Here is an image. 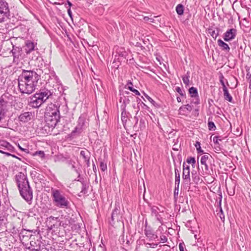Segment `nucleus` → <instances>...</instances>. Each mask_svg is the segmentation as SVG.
Segmentation results:
<instances>
[{"label":"nucleus","mask_w":251,"mask_h":251,"mask_svg":"<svg viewBox=\"0 0 251 251\" xmlns=\"http://www.w3.org/2000/svg\"><path fill=\"white\" fill-rule=\"evenodd\" d=\"M40 78V76L35 72L23 70L18 79V86L20 92L28 95L33 93Z\"/></svg>","instance_id":"1"},{"label":"nucleus","mask_w":251,"mask_h":251,"mask_svg":"<svg viewBox=\"0 0 251 251\" xmlns=\"http://www.w3.org/2000/svg\"><path fill=\"white\" fill-rule=\"evenodd\" d=\"M15 179L21 196L26 202H31L33 198V192L27 176L24 173L20 172L16 175Z\"/></svg>","instance_id":"2"},{"label":"nucleus","mask_w":251,"mask_h":251,"mask_svg":"<svg viewBox=\"0 0 251 251\" xmlns=\"http://www.w3.org/2000/svg\"><path fill=\"white\" fill-rule=\"evenodd\" d=\"M45 121L49 127H54L60 120L59 106L51 103L47 107Z\"/></svg>","instance_id":"3"},{"label":"nucleus","mask_w":251,"mask_h":251,"mask_svg":"<svg viewBox=\"0 0 251 251\" xmlns=\"http://www.w3.org/2000/svg\"><path fill=\"white\" fill-rule=\"evenodd\" d=\"M51 194L54 204L60 208L68 209L70 203L64 194L60 190L51 188Z\"/></svg>","instance_id":"4"},{"label":"nucleus","mask_w":251,"mask_h":251,"mask_svg":"<svg viewBox=\"0 0 251 251\" xmlns=\"http://www.w3.org/2000/svg\"><path fill=\"white\" fill-rule=\"evenodd\" d=\"M8 102L6 100V96L2 95L0 98V127H6L8 126L9 118L7 116Z\"/></svg>","instance_id":"5"},{"label":"nucleus","mask_w":251,"mask_h":251,"mask_svg":"<svg viewBox=\"0 0 251 251\" xmlns=\"http://www.w3.org/2000/svg\"><path fill=\"white\" fill-rule=\"evenodd\" d=\"M9 12L8 3L2 0L0 1V23L4 21L7 14Z\"/></svg>","instance_id":"6"},{"label":"nucleus","mask_w":251,"mask_h":251,"mask_svg":"<svg viewBox=\"0 0 251 251\" xmlns=\"http://www.w3.org/2000/svg\"><path fill=\"white\" fill-rule=\"evenodd\" d=\"M211 156L209 154H205L201 157L200 160V163L201 165L204 166V169H202V175H208L209 174V170L208 168V165L207 164V161ZM202 168L203 167H202Z\"/></svg>","instance_id":"7"},{"label":"nucleus","mask_w":251,"mask_h":251,"mask_svg":"<svg viewBox=\"0 0 251 251\" xmlns=\"http://www.w3.org/2000/svg\"><path fill=\"white\" fill-rule=\"evenodd\" d=\"M33 117L34 113L32 112H25L19 116L18 119L20 122L25 123L30 121Z\"/></svg>","instance_id":"8"},{"label":"nucleus","mask_w":251,"mask_h":251,"mask_svg":"<svg viewBox=\"0 0 251 251\" xmlns=\"http://www.w3.org/2000/svg\"><path fill=\"white\" fill-rule=\"evenodd\" d=\"M182 178L184 182L186 184H188L190 181V167L186 164L185 163H183V164Z\"/></svg>","instance_id":"9"},{"label":"nucleus","mask_w":251,"mask_h":251,"mask_svg":"<svg viewBox=\"0 0 251 251\" xmlns=\"http://www.w3.org/2000/svg\"><path fill=\"white\" fill-rule=\"evenodd\" d=\"M237 30L235 28L228 29L224 34V40L226 41H229L234 39L236 35Z\"/></svg>","instance_id":"10"},{"label":"nucleus","mask_w":251,"mask_h":251,"mask_svg":"<svg viewBox=\"0 0 251 251\" xmlns=\"http://www.w3.org/2000/svg\"><path fill=\"white\" fill-rule=\"evenodd\" d=\"M0 150L9 153L14 151V148L8 142L3 140L0 141Z\"/></svg>","instance_id":"11"},{"label":"nucleus","mask_w":251,"mask_h":251,"mask_svg":"<svg viewBox=\"0 0 251 251\" xmlns=\"http://www.w3.org/2000/svg\"><path fill=\"white\" fill-rule=\"evenodd\" d=\"M192 110V107L189 104L182 105L179 108L178 110L179 114L181 115H187L190 112H191Z\"/></svg>","instance_id":"12"},{"label":"nucleus","mask_w":251,"mask_h":251,"mask_svg":"<svg viewBox=\"0 0 251 251\" xmlns=\"http://www.w3.org/2000/svg\"><path fill=\"white\" fill-rule=\"evenodd\" d=\"M189 92L191 95V97L194 98L195 100H193V102H194L195 104H198L199 103L198 99L199 96L197 88L194 87H192L189 88Z\"/></svg>","instance_id":"13"},{"label":"nucleus","mask_w":251,"mask_h":251,"mask_svg":"<svg viewBox=\"0 0 251 251\" xmlns=\"http://www.w3.org/2000/svg\"><path fill=\"white\" fill-rule=\"evenodd\" d=\"M49 220L50 221H49V224L50 223L52 224H51L50 225V229H53V228L56 227L55 226H56V225L57 224V223H59V226H63V224H62V222H60L58 220V217H54L53 216H50L49 218Z\"/></svg>","instance_id":"14"},{"label":"nucleus","mask_w":251,"mask_h":251,"mask_svg":"<svg viewBox=\"0 0 251 251\" xmlns=\"http://www.w3.org/2000/svg\"><path fill=\"white\" fill-rule=\"evenodd\" d=\"M40 100H38L37 98H35V95L30 99V105L34 108H38L40 107L43 103L40 101Z\"/></svg>","instance_id":"15"},{"label":"nucleus","mask_w":251,"mask_h":251,"mask_svg":"<svg viewBox=\"0 0 251 251\" xmlns=\"http://www.w3.org/2000/svg\"><path fill=\"white\" fill-rule=\"evenodd\" d=\"M39 93H40L41 96L44 97V99L46 101L48 99H49L50 96H52L53 92L50 90L45 88L43 89H41Z\"/></svg>","instance_id":"16"},{"label":"nucleus","mask_w":251,"mask_h":251,"mask_svg":"<svg viewBox=\"0 0 251 251\" xmlns=\"http://www.w3.org/2000/svg\"><path fill=\"white\" fill-rule=\"evenodd\" d=\"M60 160L62 162H65L68 165L71 166L72 169L75 171L76 170V167L75 165V163L72 159L70 158V157L62 156L61 157Z\"/></svg>","instance_id":"17"},{"label":"nucleus","mask_w":251,"mask_h":251,"mask_svg":"<svg viewBox=\"0 0 251 251\" xmlns=\"http://www.w3.org/2000/svg\"><path fill=\"white\" fill-rule=\"evenodd\" d=\"M84 124V122L83 119L79 118L78 121V125L75 127V130L72 132V133L75 132L80 133L83 129Z\"/></svg>","instance_id":"18"},{"label":"nucleus","mask_w":251,"mask_h":251,"mask_svg":"<svg viewBox=\"0 0 251 251\" xmlns=\"http://www.w3.org/2000/svg\"><path fill=\"white\" fill-rule=\"evenodd\" d=\"M151 210L152 215L154 216L156 218L157 220L160 221V218H161V217L159 214V212H161V211L159 208L157 206H153L151 207Z\"/></svg>","instance_id":"19"},{"label":"nucleus","mask_w":251,"mask_h":251,"mask_svg":"<svg viewBox=\"0 0 251 251\" xmlns=\"http://www.w3.org/2000/svg\"><path fill=\"white\" fill-rule=\"evenodd\" d=\"M25 48V52L28 54L34 50L35 45L32 42L27 41L26 43Z\"/></svg>","instance_id":"20"},{"label":"nucleus","mask_w":251,"mask_h":251,"mask_svg":"<svg viewBox=\"0 0 251 251\" xmlns=\"http://www.w3.org/2000/svg\"><path fill=\"white\" fill-rule=\"evenodd\" d=\"M132 86V83L131 81H128L126 85L125 88L129 89L130 91L134 93L135 95L139 96L140 95V92L137 90L134 89V88H133Z\"/></svg>","instance_id":"21"},{"label":"nucleus","mask_w":251,"mask_h":251,"mask_svg":"<svg viewBox=\"0 0 251 251\" xmlns=\"http://www.w3.org/2000/svg\"><path fill=\"white\" fill-rule=\"evenodd\" d=\"M217 42L219 46L223 50L227 51L230 50V48L228 45L221 39H218Z\"/></svg>","instance_id":"22"},{"label":"nucleus","mask_w":251,"mask_h":251,"mask_svg":"<svg viewBox=\"0 0 251 251\" xmlns=\"http://www.w3.org/2000/svg\"><path fill=\"white\" fill-rule=\"evenodd\" d=\"M224 92V97L226 100L228 101L229 102H232V96L229 94L228 91L227 89V88H225L223 89Z\"/></svg>","instance_id":"23"},{"label":"nucleus","mask_w":251,"mask_h":251,"mask_svg":"<svg viewBox=\"0 0 251 251\" xmlns=\"http://www.w3.org/2000/svg\"><path fill=\"white\" fill-rule=\"evenodd\" d=\"M31 245V250L32 251H38L40 250V245L39 242L38 243L35 241H31L30 242Z\"/></svg>","instance_id":"24"},{"label":"nucleus","mask_w":251,"mask_h":251,"mask_svg":"<svg viewBox=\"0 0 251 251\" xmlns=\"http://www.w3.org/2000/svg\"><path fill=\"white\" fill-rule=\"evenodd\" d=\"M80 154L84 161L90 158V152L88 150L81 151Z\"/></svg>","instance_id":"25"},{"label":"nucleus","mask_w":251,"mask_h":251,"mask_svg":"<svg viewBox=\"0 0 251 251\" xmlns=\"http://www.w3.org/2000/svg\"><path fill=\"white\" fill-rule=\"evenodd\" d=\"M179 171L180 168L178 169L176 168H175V184L179 185L180 181V175H179Z\"/></svg>","instance_id":"26"},{"label":"nucleus","mask_w":251,"mask_h":251,"mask_svg":"<svg viewBox=\"0 0 251 251\" xmlns=\"http://www.w3.org/2000/svg\"><path fill=\"white\" fill-rule=\"evenodd\" d=\"M235 185H229L228 186H226V190L229 195L233 196L235 194Z\"/></svg>","instance_id":"27"},{"label":"nucleus","mask_w":251,"mask_h":251,"mask_svg":"<svg viewBox=\"0 0 251 251\" xmlns=\"http://www.w3.org/2000/svg\"><path fill=\"white\" fill-rule=\"evenodd\" d=\"M13 56V62L16 64H18L19 56L21 55V52H15V51H11Z\"/></svg>","instance_id":"28"},{"label":"nucleus","mask_w":251,"mask_h":251,"mask_svg":"<svg viewBox=\"0 0 251 251\" xmlns=\"http://www.w3.org/2000/svg\"><path fill=\"white\" fill-rule=\"evenodd\" d=\"M176 10L178 15H182L184 13V6L182 4H179L176 6Z\"/></svg>","instance_id":"29"},{"label":"nucleus","mask_w":251,"mask_h":251,"mask_svg":"<svg viewBox=\"0 0 251 251\" xmlns=\"http://www.w3.org/2000/svg\"><path fill=\"white\" fill-rule=\"evenodd\" d=\"M119 211H120V210L118 208H116L113 211V212L112 213V215L111 216V218L112 220H114L115 219L117 220H118L119 218Z\"/></svg>","instance_id":"30"},{"label":"nucleus","mask_w":251,"mask_h":251,"mask_svg":"<svg viewBox=\"0 0 251 251\" xmlns=\"http://www.w3.org/2000/svg\"><path fill=\"white\" fill-rule=\"evenodd\" d=\"M182 80H183V83L186 86L189 85L190 81H189V75L188 72H187V75L182 76Z\"/></svg>","instance_id":"31"},{"label":"nucleus","mask_w":251,"mask_h":251,"mask_svg":"<svg viewBox=\"0 0 251 251\" xmlns=\"http://www.w3.org/2000/svg\"><path fill=\"white\" fill-rule=\"evenodd\" d=\"M195 147L196 148L198 153H204V151L202 150H201V144L199 142H196L195 144Z\"/></svg>","instance_id":"32"},{"label":"nucleus","mask_w":251,"mask_h":251,"mask_svg":"<svg viewBox=\"0 0 251 251\" xmlns=\"http://www.w3.org/2000/svg\"><path fill=\"white\" fill-rule=\"evenodd\" d=\"M118 47H114V48L113 49V50H114V52H113V55L114 54V53H115L116 54L115 55V56H117V55L118 54L119 55H121V56H123L124 54H123V51H121V50H122V49H120V50L119 51H118Z\"/></svg>","instance_id":"33"},{"label":"nucleus","mask_w":251,"mask_h":251,"mask_svg":"<svg viewBox=\"0 0 251 251\" xmlns=\"http://www.w3.org/2000/svg\"><path fill=\"white\" fill-rule=\"evenodd\" d=\"M139 126L141 130H144L146 127L145 121L143 119H141L139 121Z\"/></svg>","instance_id":"34"},{"label":"nucleus","mask_w":251,"mask_h":251,"mask_svg":"<svg viewBox=\"0 0 251 251\" xmlns=\"http://www.w3.org/2000/svg\"><path fill=\"white\" fill-rule=\"evenodd\" d=\"M121 120L123 123V124L126 123L127 121V116L126 111H123L121 114Z\"/></svg>","instance_id":"35"},{"label":"nucleus","mask_w":251,"mask_h":251,"mask_svg":"<svg viewBox=\"0 0 251 251\" xmlns=\"http://www.w3.org/2000/svg\"><path fill=\"white\" fill-rule=\"evenodd\" d=\"M176 91L181 96H184L185 95V91L179 87H176Z\"/></svg>","instance_id":"36"},{"label":"nucleus","mask_w":251,"mask_h":251,"mask_svg":"<svg viewBox=\"0 0 251 251\" xmlns=\"http://www.w3.org/2000/svg\"><path fill=\"white\" fill-rule=\"evenodd\" d=\"M208 126L210 130H215L216 129L215 125L213 122H208Z\"/></svg>","instance_id":"37"},{"label":"nucleus","mask_w":251,"mask_h":251,"mask_svg":"<svg viewBox=\"0 0 251 251\" xmlns=\"http://www.w3.org/2000/svg\"><path fill=\"white\" fill-rule=\"evenodd\" d=\"M100 170L103 172H104L107 170L106 164L103 162L101 161L100 162Z\"/></svg>","instance_id":"38"},{"label":"nucleus","mask_w":251,"mask_h":251,"mask_svg":"<svg viewBox=\"0 0 251 251\" xmlns=\"http://www.w3.org/2000/svg\"><path fill=\"white\" fill-rule=\"evenodd\" d=\"M179 185L175 184V188L174 190V197L175 198H176L178 195V192H179Z\"/></svg>","instance_id":"39"},{"label":"nucleus","mask_w":251,"mask_h":251,"mask_svg":"<svg viewBox=\"0 0 251 251\" xmlns=\"http://www.w3.org/2000/svg\"><path fill=\"white\" fill-rule=\"evenodd\" d=\"M157 245H158V244L153 243H147L145 244V246L147 248H155L156 247H157Z\"/></svg>","instance_id":"40"},{"label":"nucleus","mask_w":251,"mask_h":251,"mask_svg":"<svg viewBox=\"0 0 251 251\" xmlns=\"http://www.w3.org/2000/svg\"><path fill=\"white\" fill-rule=\"evenodd\" d=\"M35 98H37L38 99V100H40V101H41L43 103L45 102V100L44 99V97H42V96H41L40 93H36L35 94Z\"/></svg>","instance_id":"41"},{"label":"nucleus","mask_w":251,"mask_h":251,"mask_svg":"<svg viewBox=\"0 0 251 251\" xmlns=\"http://www.w3.org/2000/svg\"><path fill=\"white\" fill-rule=\"evenodd\" d=\"M224 76L222 74H221L220 76V82L221 83L222 86H223V89H225V88H226L225 83L224 81Z\"/></svg>","instance_id":"42"},{"label":"nucleus","mask_w":251,"mask_h":251,"mask_svg":"<svg viewBox=\"0 0 251 251\" xmlns=\"http://www.w3.org/2000/svg\"><path fill=\"white\" fill-rule=\"evenodd\" d=\"M187 162L189 164H195L196 163L195 158L194 157H190L187 158Z\"/></svg>","instance_id":"43"},{"label":"nucleus","mask_w":251,"mask_h":251,"mask_svg":"<svg viewBox=\"0 0 251 251\" xmlns=\"http://www.w3.org/2000/svg\"><path fill=\"white\" fill-rule=\"evenodd\" d=\"M0 153H2V154H5V155H6V156H13V157H17L15 155H12V154H11L10 153L8 152L5 151H3V150H0Z\"/></svg>","instance_id":"44"},{"label":"nucleus","mask_w":251,"mask_h":251,"mask_svg":"<svg viewBox=\"0 0 251 251\" xmlns=\"http://www.w3.org/2000/svg\"><path fill=\"white\" fill-rule=\"evenodd\" d=\"M210 33L214 38H216L219 35L218 32H216L215 30H212L211 32H210Z\"/></svg>","instance_id":"45"},{"label":"nucleus","mask_w":251,"mask_h":251,"mask_svg":"<svg viewBox=\"0 0 251 251\" xmlns=\"http://www.w3.org/2000/svg\"><path fill=\"white\" fill-rule=\"evenodd\" d=\"M132 107L135 109V112H136V114H137L139 110V106L138 105V104H136V103H133L132 104Z\"/></svg>","instance_id":"46"},{"label":"nucleus","mask_w":251,"mask_h":251,"mask_svg":"<svg viewBox=\"0 0 251 251\" xmlns=\"http://www.w3.org/2000/svg\"><path fill=\"white\" fill-rule=\"evenodd\" d=\"M220 137L219 136H214L213 137V142L215 144H219V141H221L222 140L221 139L219 138Z\"/></svg>","instance_id":"47"},{"label":"nucleus","mask_w":251,"mask_h":251,"mask_svg":"<svg viewBox=\"0 0 251 251\" xmlns=\"http://www.w3.org/2000/svg\"><path fill=\"white\" fill-rule=\"evenodd\" d=\"M184 246H185V245L184 244V243H180L179 244V251H184Z\"/></svg>","instance_id":"48"},{"label":"nucleus","mask_w":251,"mask_h":251,"mask_svg":"<svg viewBox=\"0 0 251 251\" xmlns=\"http://www.w3.org/2000/svg\"><path fill=\"white\" fill-rule=\"evenodd\" d=\"M160 239H161V241L162 243H165L167 241V238H166V237L165 235L161 236L160 237Z\"/></svg>","instance_id":"49"},{"label":"nucleus","mask_w":251,"mask_h":251,"mask_svg":"<svg viewBox=\"0 0 251 251\" xmlns=\"http://www.w3.org/2000/svg\"><path fill=\"white\" fill-rule=\"evenodd\" d=\"M81 192L85 194L87 192L86 190V185L82 183V188L81 190Z\"/></svg>","instance_id":"50"},{"label":"nucleus","mask_w":251,"mask_h":251,"mask_svg":"<svg viewBox=\"0 0 251 251\" xmlns=\"http://www.w3.org/2000/svg\"><path fill=\"white\" fill-rule=\"evenodd\" d=\"M145 96L146 98L149 100V101H150L151 103H153L154 102V101L148 95H145Z\"/></svg>","instance_id":"51"},{"label":"nucleus","mask_w":251,"mask_h":251,"mask_svg":"<svg viewBox=\"0 0 251 251\" xmlns=\"http://www.w3.org/2000/svg\"><path fill=\"white\" fill-rule=\"evenodd\" d=\"M35 154H39L41 156V157H43L44 156V153L43 151H36L35 152Z\"/></svg>","instance_id":"52"},{"label":"nucleus","mask_w":251,"mask_h":251,"mask_svg":"<svg viewBox=\"0 0 251 251\" xmlns=\"http://www.w3.org/2000/svg\"><path fill=\"white\" fill-rule=\"evenodd\" d=\"M15 52H21V50L19 48H13V50H12V51H15Z\"/></svg>","instance_id":"53"},{"label":"nucleus","mask_w":251,"mask_h":251,"mask_svg":"<svg viewBox=\"0 0 251 251\" xmlns=\"http://www.w3.org/2000/svg\"><path fill=\"white\" fill-rule=\"evenodd\" d=\"M221 214H220V216H220V217L221 219L223 221H224V220L225 219V217H224V215H223V211H222V209H221Z\"/></svg>","instance_id":"54"},{"label":"nucleus","mask_w":251,"mask_h":251,"mask_svg":"<svg viewBox=\"0 0 251 251\" xmlns=\"http://www.w3.org/2000/svg\"><path fill=\"white\" fill-rule=\"evenodd\" d=\"M67 12H68V15H69V16L72 18V11L71 10V8H69L67 10Z\"/></svg>","instance_id":"55"},{"label":"nucleus","mask_w":251,"mask_h":251,"mask_svg":"<svg viewBox=\"0 0 251 251\" xmlns=\"http://www.w3.org/2000/svg\"><path fill=\"white\" fill-rule=\"evenodd\" d=\"M67 4L68 5V7H69V8H71V6H72V3H71L70 1L68 0V1H67ZM65 6H66V7H67V4H65Z\"/></svg>","instance_id":"56"},{"label":"nucleus","mask_w":251,"mask_h":251,"mask_svg":"<svg viewBox=\"0 0 251 251\" xmlns=\"http://www.w3.org/2000/svg\"><path fill=\"white\" fill-rule=\"evenodd\" d=\"M84 161L86 162L87 167H89L90 164V159H88Z\"/></svg>","instance_id":"57"},{"label":"nucleus","mask_w":251,"mask_h":251,"mask_svg":"<svg viewBox=\"0 0 251 251\" xmlns=\"http://www.w3.org/2000/svg\"><path fill=\"white\" fill-rule=\"evenodd\" d=\"M176 99H177V101L178 102H181V99H180V97H177L176 98Z\"/></svg>","instance_id":"58"},{"label":"nucleus","mask_w":251,"mask_h":251,"mask_svg":"<svg viewBox=\"0 0 251 251\" xmlns=\"http://www.w3.org/2000/svg\"><path fill=\"white\" fill-rule=\"evenodd\" d=\"M250 87L251 86V76L250 77Z\"/></svg>","instance_id":"59"},{"label":"nucleus","mask_w":251,"mask_h":251,"mask_svg":"<svg viewBox=\"0 0 251 251\" xmlns=\"http://www.w3.org/2000/svg\"><path fill=\"white\" fill-rule=\"evenodd\" d=\"M144 19H145V20L147 21L149 19V18L148 17H145L144 18Z\"/></svg>","instance_id":"60"},{"label":"nucleus","mask_w":251,"mask_h":251,"mask_svg":"<svg viewBox=\"0 0 251 251\" xmlns=\"http://www.w3.org/2000/svg\"><path fill=\"white\" fill-rule=\"evenodd\" d=\"M19 148L21 150H22V151H23V150H24V149H23L21 146H20L19 145Z\"/></svg>","instance_id":"61"},{"label":"nucleus","mask_w":251,"mask_h":251,"mask_svg":"<svg viewBox=\"0 0 251 251\" xmlns=\"http://www.w3.org/2000/svg\"><path fill=\"white\" fill-rule=\"evenodd\" d=\"M96 168V166L95 164H93V169L94 170Z\"/></svg>","instance_id":"62"},{"label":"nucleus","mask_w":251,"mask_h":251,"mask_svg":"<svg viewBox=\"0 0 251 251\" xmlns=\"http://www.w3.org/2000/svg\"><path fill=\"white\" fill-rule=\"evenodd\" d=\"M138 101H140V99H138L137 100V102H138Z\"/></svg>","instance_id":"63"},{"label":"nucleus","mask_w":251,"mask_h":251,"mask_svg":"<svg viewBox=\"0 0 251 251\" xmlns=\"http://www.w3.org/2000/svg\"><path fill=\"white\" fill-rule=\"evenodd\" d=\"M195 236V238H196V239H197V235H195V236Z\"/></svg>","instance_id":"64"}]
</instances>
